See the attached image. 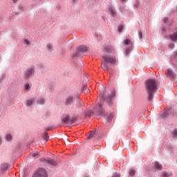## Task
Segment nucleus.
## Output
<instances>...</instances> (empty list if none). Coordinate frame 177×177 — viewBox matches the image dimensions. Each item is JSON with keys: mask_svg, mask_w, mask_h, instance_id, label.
<instances>
[{"mask_svg": "<svg viewBox=\"0 0 177 177\" xmlns=\"http://www.w3.org/2000/svg\"><path fill=\"white\" fill-rule=\"evenodd\" d=\"M109 118H113V115H110Z\"/></svg>", "mask_w": 177, "mask_h": 177, "instance_id": "nucleus-40", "label": "nucleus"}, {"mask_svg": "<svg viewBox=\"0 0 177 177\" xmlns=\"http://www.w3.org/2000/svg\"><path fill=\"white\" fill-rule=\"evenodd\" d=\"M161 175L162 177H168V173H167L166 171H162Z\"/></svg>", "mask_w": 177, "mask_h": 177, "instance_id": "nucleus-26", "label": "nucleus"}, {"mask_svg": "<svg viewBox=\"0 0 177 177\" xmlns=\"http://www.w3.org/2000/svg\"><path fill=\"white\" fill-rule=\"evenodd\" d=\"M104 53H114V48L111 46H106L104 48Z\"/></svg>", "mask_w": 177, "mask_h": 177, "instance_id": "nucleus-6", "label": "nucleus"}, {"mask_svg": "<svg viewBox=\"0 0 177 177\" xmlns=\"http://www.w3.org/2000/svg\"><path fill=\"white\" fill-rule=\"evenodd\" d=\"M14 3H16L17 2V0H13Z\"/></svg>", "mask_w": 177, "mask_h": 177, "instance_id": "nucleus-39", "label": "nucleus"}, {"mask_svg": "<svg viewBox=\"0 0 177 177\" xmlns=\"http://www.w3.org/2000/svg\"><path fill=\"white\" fill-rule=\"evenodd\" d=\"M145 91L147 93V100H153L154 92L157 91V82L154 79H149L145 82Z\"/></svg>", "mask_w": 177, "mask_h": 177, "instance_id": "nucleus-1", "label": "nucleus"}, {"mask_svg": "<svg viewBox=\"0 0 177 177\" xmlns=\"http://www.w3.org/2000/svg\"><path fill=\"white\" fill-rule=\"evenodd\" d=\"M75 121H77V119L75 118H72L71 119H70L69 124H74Z\"/></svg>", "mask_w": 177, "mask_h": 177, "instance_id": "nucleus-23", "label": "nucleus"}, {"mask_svg": "<svg viewBox=\"0 0 177 177\" xmlns=\"http://www.w3.org/2000/svg\"><path fill=\"white\" fill-rule=\"evenodd\" d=\"M108 10L111 13V15H112V16H115V10H114V8H113V7L109 6L108 8Z\"/></svg>", "mask_w": 177, "mask_h": 177, "instance_id": "nucleus-14", "label": "nucleus"}, {"mask_svg": "<svg viewBox=\"0 0 177 177\" xmlns=\"http://www.w3.org/2000/svg\"><path fill=\"white\" fill-rule=\"evenodd\" d=\"M113 76V73H111V77H112Z\"/></svg>", "mask_w": 177, "mask_h": 177, "instance_id": "nucleus-42", "label": "nucleus"}, {"mask_svg": "<svg viewBox=\"0 0 177 177\" xmlns=\"http://www.w3.org/2000/svg\"><path fill=\"white\" fill-rule=\"evenodd\" d=\"M120 2L122 3H125V2H127V0H120Z\"/></svg>", "mask_w": 177, "mask_h": 177, "instance_id": "nucleus-36", "label": "nucleus"}, {"mask_svg": "<svg viewBox=\"0 0 177 177\" xmlns=\"http://www.w3.org/2000/svg\"><path fill=\"white\" fill-rule=\"evenodd\" d=\"M170 38L171 41H176L177 40V31L174 32L173 35H170Z\"/></svg>", "mask_w": 177, "mask_h": 177, "instance_id": "nucleus-15", "label": "nucleus"}, {"mask_svg": "<svg viewBox=\"0 0 177 177\" xmlns=\"http://www.w3.org/2000/svg\"><path fill=\"white\" fill-rule=\"evenodd\" d=\"M6 139L8 140V142H10V140H12V136L10 134H8L6 136Z\"/></svg>", "mask_w": 177, "mask_h": 177, "instance_id": "nucleus-20", "label": "nucleus"}, {"mask_svg": "<svg viewBox=\"0 0 177 177\" xmlns=\"http://www.w3.org/2000/svg\"><path fill=\"white\" fill-rule=\"evenodd\" d=\"M138 35H139V38L142 39V38L143 37V36L142 35V32H140Z\"/></svg>", "mask_w": 177, "mask_h": 177, "instance_id": "nucleus-35", "label": "nucleus"}, {"mask_svg": "<svg viewBox=\"0 0 177 177\" xmlns=\"http://www.w3.org/2000/svg\"><path fill=\"white\" fill-rule=\"evenodd\" d=\"M173 136H174V138H176V136H177V130H174L173 131Z\"/></svg>", "mask_w": 177, "mask_h": 177, "instance_id": "nucleus-29", "label": "nucleus"}, {"mask_svg": "<svg viewBox=\"0 0 177 177\" xmlns=\"http://www.w3.org/2000/svg\"><path fill=\"white\" fill-rule=\"evenodd\" d=\"M104 114V109H103V106L102 104H99V115H103Z\"/></svg>", "mask_w": 177, "mask_h": 177, "instance_id": "nucleus-13", "label": "nucleus"}, {"mask_svg": "<svg viewBox=\"0 0 177 177\" xmlns=\"http://www.w3.org/2000/svg\"><path fill=\"white\" fill-rule=\"evenodd\" d=\"M77 50L79 52H86L88 50V47L86 46H80Z\"/></svg>", "mask_w": 177, "mask_h": 177, "instance_id": "nucleus-9", "label": "nucleus"}, {"mask_svg": "<svg viewBox=\"0 0 177 177\" xmlns=\"http://www.w3.org/2000/svg\"><path fill=\"white\" fill-rule=\"evenodd\" d=\"M0 142H2V139L1 138H0Z\"/></svg>", "mask_w": 177, "mask_h": 177, "instance_id": "nucleus-44", "label": "nucleus"}, {"mask_svg": "<svg viewBox=\"0 0 177 177\" xmlns=\"http://www.w3.org/2000/svg\"><path fill=\"white\" fill-rule=\"evenodd\" d=\"M174 45L172 44L169 45V48H171V49L174 48Z\"/></svg>", "mask_w": 177, "mask_h": 177, "instance_id": "nucleus-37", "label": "nucleus"}, {"mask_svg": "<svg viewBox=\"0 0 177 177\" xmlns=\"http://www.w3.org/2000/svg\"><path fill=\"white\" fill-rule=\"evenodd\" d=\"M32 156L34 157V158H38V157H39V153L37 152L32 153Z\"/></svg>", "mask_w": 177, "mask_h": 177, "instance_id": "nucleus-22", "label": "nucleus"}, {"mask_svg": "<svg viewBox=\"0 0 177 177\" xmlns=\"http://www.w3.org/2000/svg\"><path fill=\"white\" fill-rule=\"evenodd\" d=\"M25 89H30V84H26Z\"/></svg>", "mask_w": 177, "mask_h": 177, "instance_id": "nucleus-34", "label": "nucleus"}, {"mask_svg": "<svg viewBox=\"0 0 177 177\" xmlns=\"http://www.w3.org/2000/svg\"><path fill=\"white\" fill-rule=\"evenodd\" d=\"M33 177H48V174L45 169L40 168L34 174Z\"/></svg>", "mask_w": 177, "mask_h": 177, "instance_id": "nucleus-3", "label": "nucleus"}, {"mask_svg": "<svg viewBox=\"0 0 177 177\" xmlns=\"http://www.w3.org/2000/svg\"><path fill=\"white\" fill-rule=\"evenodd\" d=\"M75 1H77V0H73V2H75Z\"/></svg>", "mask_w": 177, "mask_h": 177, "instance_id": "nucleus-41", "label": "nucleus"}, {"mask_svg": "<svg viewBox=\"0 0 177 177\" xmlns=\"http://www.w3.org/2000/svg\"><path fill=\"white\" fill-rule=\"evenodd\" d=\"M114 96H115V92L112 91L109 95L108 97L105 99L106 103H108V104L109 106H111V104H113V99L114 97Z\"/></svg>", "mask_w": 177, "mask_h": 177, "instance_id": "nucleus-4", "label": "nucleus"}, {"mask_svg": "<svg viewBox=\"0 0 177 177\" xmlns=\"http://www.w3.org/2000/svg\"><path fill=\"white\" fill-rule=\"evenodd\" d=\"M44 140H49V137H48V135H46V133L44 134Z\"/></svg>", "mask_w": 177, "mask_h": 177, "instance_id": "nucleus-30", "label": "nucleus"}, {"mask_svg": "<svg viewBox=\"0 0 177 177\" xmlns=\"http://www.w3.org/2000/svg\"><path fill=\"white\" fill-rule=\"evenodd\" d=\"M24 44H26V45H30V44L29 41L28 39H24Z\"/></svg>", "mask_w": 177, "mask_h": 177, "instance_id": "nucleus-32", "label": "nucleus"}, {"mask_svg": "<svg viewBox=\"0 0 177 177\" xmlns=\"http://www.w3.org/2000/svg\"><path fill=\"white\" fill-rule=\"evenodd\" d=\"M131 39H127L124 41V45H131Z\"/></svg>", "mask_w": 177, "mask_h": 177, "instance_id": "nucleus-19", "label": "nucleus"}, {"mask_svg": "<svg viewBox=\"0 0 177 177\" xmlns=\"http://www.w3.org/2000/svg\"><path fill=\"white\" fill-rule=\"evenodd\" d=\"M93 135H95V131H91L90 135L87 138V139H92L93 138Z\"/></svg>", "mask_w": 177, "mask_h": 177, "instance_id": "nucleus-21", "label": "nucleus"}, {"mask_svg": "<svg viewBox=\"0 0 177 177\" xmlns=\"http://www.w3.org/2000/svg\"><path fill=\"white\" fill-rule=\"evenodd\" d=\"M52 48H53V46H52V44L47 45L48 50H52Z\"/></svg>", "mask_w": 177, "mask_h": 177, "instance_id": "nucleus-27", "label": "nucleus"}, {"mask_svg": "<svg viewBox=\"0 0 177 177\" xmlns=\"http://www.w3.org/2000/svg\"><path fill=\"white\" fill-rule=\"evenodd\" d=\"M169 110L168 109H165V112L162 114V117L163 118H165L167 117V115H168V113H169Z\"/></svg>", "mask_w": 177, "mask_h": 177, "instance_id": "nucleus-18", "label": "nucleus"}, {"mask_svg": "<svg viewBox=\"0 0 177 177\" xmlns=\"http://www.w3.org/2000/svg\"><path fill=\"white\" fill-rule=\"evenodd\" d=\"M44 161L50 165H53L54 167L57 165V162L50 158H44Z\"/></svg>", "mask_w": 177, "mask_h": 177, "instance_id": "nucleus-5", "label": "nucleus"}, {"mask_svg": "<svg viewBox=\"0 0 177 177\" xmlns=\"http://www.w3.org/2000/svg\"><path fill=\"white\" fill-rule=\"evenodd\" d=\"M34 73V68H28L25 73L26 78H28Z\"/></svg>", "mask_w": 177, "mask_h": 177, "instance_id": "nucleus-8", "label": "nucleus"}, {"mask_svg": "<svg viewBox=\"0 0 177 177\" xmlns=\"http://www.w3.org/2000/svg\"><path fill=\"white\" fill-rule=\"evenodd\" d=\"M62 122H64V124H70V115H66V116L62 119Z\"/></svg>", "mask_w": 177, "mask_h": 177, "instance_id": "nucleus-10", "label": "nucleus"}, {"mask_svg": "<svg viewBox=\"0 0 177 177\" xmlns=\"http://www.w3.org/2000/svg\"><path fill=\"white\" fill-rule=\"evenodd\" d=\"M48 131H50V129H47Z\"/></svg>", "mask_w": 177, "mask_h": 177, "instance_id": "nucleus-43", "label": "nucleus"}, {"mask_svg": "<svg viewBox=\"0 0 177 177\" xmlns=\"http://www.w3.org/2000/svg\"><path fill=\"white\" fill-rule=\"evenodd\" d=\"M1 169H3V171H6V169H8V165H3L1 166Z\"/></svg>", "mask_w": 177, "mask_h": 177, "instance_id": "nucleus-24", "label": "nucleus"}, {"mask_svg": "<svg viewBox=\"0 0 177 177\" xmlns=\"http://www.w3.org/2000/svg\"><path fill=\"white\" fill-rule=\"evenodd\" d=\"M122 30H124V26H120L118 28V32H121L122 31Z\"/></svg>", "mask_w": 177, "mask_h": 177, "instance_id": "nucleus-28", "label": "nucleus"}, {"mask_svg": "<svg viewBox=\"0 0 177 177\" xmlns=\"http://www.w3.org/2000/svg\"><path fill=\"white\" fill-rule=\"evenodd\" d=\"M102 58L104 59V61L102 62L101 67L104 70V71H108L110 68V66L107 63L111 64H115V63H117V59H115V57H107L104 55Z\"/></svg>", "mask_w": 177, "mask_h": 177, "instance_id": "nucleus-2", "label": "nucleus"}, {"mask_svg": "<svg viewBox=\"0 0 177 177\" xmlns=\"http://www.w3.org/2000/svg\"><path fill=\"white\" fill-rule=\"evenodd\" d=\"M163 21H164V23H168V18L165 17V18L163 19Z\"/></svg>", "mask_w": 177, "mask_h": 177, "instance_id": "nucleus-33", "label": "nucleus"}, {"mask_svg": "<svg viewBox=\"0 0 177 177\" xmlns=\"http://www.w3.org/2000/svg\"><path fill=\"white\" fill-rule=\"evenodd\" d=\"M34 102H35V99H31V100H28L26 101V106H31L32 104V103H34Z\"/></svg>", "mask_w": 177, "mask_h": 177, "instance_id": "nucleus-16", "label": "nucleus"}, {"mask_svg": "<svg viewBox=\"0 0 177 177\" xmlns=\"http://www.w3.org/2000/svg\"><path fill=\"white\" fill-rule=\"evenodd\" d=\"M39 104H44V103H45V100L44 99H40L38 101Z\"/></svg>", "mask_w": 177, "mask_h": 177, "instance_id": "nucleus-25", "label": "nucleus"}, {"mask_svg": "<svg viewBox=\"0 0 177 177\" xmlns=\"http://www.w3.org/2000/svg\"><path fill=\"white\" fill-rule=\"evenodd\" d=\"M153 168L156 169V171H161V169H162V165H161V164H160L158 162H154Z\"/></svg>", "mask_w": 177, "mask_h": 177, "instance_id": "nucleus-7", "label": "nucleus"}, {"mask_svg": "<svg viewBox=\"0 0 177 177\" xmlns=\"http://www.w3.org/2000/svg\"><path fill=\"white\" fill-rule=\"evenodd\" d=\"M165 73L168 77H170L171 78H174V72L171 69H167L165 71Z\"/></svg>", "mask_w": 177, "mask_h": 177, "instance_id": "nucleus-11", "label": "nucleus"}, {"mask_svg": "<svg viewBox=\"0 0 177 177\" xmlns=\"http://www.w3.org/2000/svg\"><path fill=\"white\" fill-rule=\"evenodd\" d=\"M174 56H175L176 57H177V51L175 52Z\"/></svg>", "mask_w": 177, "mask_h": 177, "instance_id": "nucleus-38", "label": "nucleus"}, {"mask_svg": "<svg viewBox=\"0 0 177 177\" xmlns=\"http://www.w3.org/2000/svg\"><path fill=\"white\" fill-rule=\"evenodd\" d=\"M82 92H84V93H88V92H89V88H88V87L84 85L82 88Z\"/></svg>", "mask_w": 177, "mask_h": 177, "instance_id": "nucleus-17", "label": "nucleus"}, {"mask_svg": "<svg viewBox=\"0 0 177 177\" xmlns=\"http://www.w3.org/2000/svg\"><path fill=\"white\" fill-rule=\"evenodd\" d=\"M73 102H74V99L73 98V97H68L66 100V104H71V103H73Z\"/></svg>", "mask_w": 177, "mask_h": 177, "instance_id": "nucleus-12", "label": "nucleus"}, {"mask_svg": "<svg viewBox=\"0 0 177 177\" xmlns=\"http://www.w3.org/2000/svg\"><path fill=\"white\" fill-rule=\"evenodd\" d=\"M129 175L131 176H133V175H135V171L134 170L130 171Z\"/></svg>", "mask_w": 177, "mask_h": 177, "instance_id": "nucleus-31", "label": "nucleus"}]
</instances>
